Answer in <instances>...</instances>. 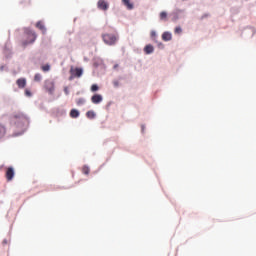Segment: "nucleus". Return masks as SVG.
Returning <instances> with one entry per match:
<instances>
[{
  "instance_id": "1",
  "label": "nucleus",
  "mask_w": 256,
  "mask_h": 256,
  "mask_svg": "<svg viewBox=\"0 0 256 256\" xmlns=\"http://www.w3.org/2000/svg\"><path fill=\"white\" fill-rule=\"evenodd\" d=\"M11 123L17 127V129H23L29 125V118L21 112H15L11 117Z\"/></svg>"
},
{
  "instance_id": "2",
  "label": "nucleus",
  "mask_w": 256,
  "mask_h": 256,
  "mask_svg": "<svg viewBox=\"0 0 256 256\" xmlns=\"http://www.w3.org/2000/svg\"><path fill=\"white\" fill-rule=\"evenodd\" d=\"M37 39V34L32 30H25L24 32V40L22 41V47H27V45H31V43H35Z\"/></svg>"
},
{
  "instance_id": "3",
  "label": "nucleus",
  "mask_w": 256,
  "mask_h": 256,
  "mask_svg": "<svg viewBox=\"0 0 256 256\" xmlns=\"http://www.w3.org/2000/svg\"><path fill=\"white\" fill-rule=\"evenodd\" d=\"M102 39L106 45H115L119 37L115 34H102Z\"/></svg>"
},
{
  "instance_id": "4",
  "label": "nucleus",
  "mask_w": 256,
  "mask_h": 256,
  "mask_svg": "<svg viewBox=\"0 0 256 256\" xmlns=\"http://www.w3.org/2000/svg\"><path fill=\"white\" fill-rule=\"evenodd\" d=\"M45 89L48 91L50 95H53L55 91V83L51 80L45 81Z\"/></svg>"
},
{
  "instance_id": "5",
  "label": "nucleus",
  "mask_w": 256,
  "mask_h": 256,
  "mask_svg": "<svg viewBox=\"0 0 256 256\" xmlns=\"http://www.w3.org/2000/svg\"><path fill=\"white\" fill-rule=\"evenodd\" d=\"M70 73H71V77H70V81L72 79H75V77H81V75H83V69L81 68H75V69H70Z\"/></svg>"
},
{
  "instance_id": "6",
  "label": "nucleus",
  "mask_w": 256,
  "mask_h": 256,
  "mask_svg": "<svg viewBox=\"0 0 256 256\" xmlns=\"http://www.w3.org/2000/svg\"><path fill=\"white\" fill-rule=\"evenodd\" d=\"M97 7L98 9H101V11H107V9H109V3L105 0H99Z\"/></svg>"
},
{
  "instance_id": "7",
  "label": "nucleus",
  "mask_w": 256,
  "mask_h": 256,
  "mask_svg": "<svg viewBox=\"0 0 256 256\" xmlns=\"http://www.w3.org/2000/svg\"><path fill=\"white\" fill-rule=\"evenodd\" d=\"M15 177V170L13 167H9L6 170V179L7 181H13V178Z\"/></svg>"
},
{
  "instance_id": "8",
  "label": "nucleus",
  "mask_w": 256,
  "mask_h": 256,
  "mask_svg": "<svg viewBox=\"0 0 256 256\" xmlns=\"http://www.w3.org/2000/svg\"><path fill=\"white\" fill-rule=\"evenodd\" d=\"M91 101L94 105H99L103 101V96L101 94H95L91 97Z\"/></svg>"
},
{
  "instance_id": "9",
  "label": "nucleus",
  "mask_w": 256,
  "mask_h": 256,
  "mask_svg": "<svg viewBox=\"0 0 256 256\" xmlns=\"http://www.w3.org/2000/svg\"><path fill=\"white\" fill-rule=\"evenodd\" d=\"M16 85L19 87V89H25L27 80L25 78H20L16 81Z\"/></svg>"
},
{
  "instance_id": "10",
  "label": "nucleus",
  "mask_w": 256,
  "mask_h": 256,
  "mask_svg": "<svg viewBox=\"0 0 256 256\" xmlns=\"http://www.w3.org/2000/svg\"><path fill=\"white\" fill-rule=\"evenodd\" d=\"M122 3L129 11L134 9V5L133 2H131V0H122Z\"/></svg>"
},
{
  "instance_id": "11",
  "label": "nucleus",
  "mask_w": 256,
  "mask_h": 256,
  "mask_svg": "<svg viewBox=\"0 0 256 256\" xmlns=\"http://www.w3.org/2000/svg\"><path fill=\"white\" fill-rule=\"evenodd\" d=\"M154 51L155 48L151 44H148L144 47V52L146 53V55H151V53H153Z\"/></svg>"
},
{
  "instance_id": "12",
  "label": "nucleus",
  "mask_w": 256,
  "mask_h": 256,
  "mask_svg": "<svg viewBox=\"0 0 256 256\" xmlns=\"http://www.w3.org/2000/svg\"><path fill=\"white\" fill-rule=\"evenodd\" d=\"M7 135V127L5 125L0 124V141Z\"/></svg>"
},
{
  "instance_id": "13",
  "label": "nucleus",
  "mask_w": 256,
  "mask_h": 256,
  "mask_svg": "<svg viewBox=\"0 0 256 256\" xmlns=\"http://www.w3.org/2000/svg\"><path fill=\"white\" fill-rule=\"evenodd\" d=\"M36 27H37V29L42 31V33H46V31H47V29L45 28V24H43V21H38L36 23Z\"/></svg>"
},
{
  "instance_id": "14",
  "label": "nucleus",
  "mask_w": 256,
  "mask_h": 256,
  "mask_svg": "<svg viewBox=\"0 0 256 256\" xmlns=\"http://www.w3.org/2000/svg\"><path fill=\"white\" fill-rule=\"evenodd\" d=\"M162 39H163L164 41H171V39H173V36L171 35L170 32H164V33L162 34Z\"/></svg>"
},
{
  "instance_id": "15",
  "label": "nucleus",
  "mask_w": 256,
  "mask_h": 256,
  "mask_svg": "<svg viewBox=\"0 0 256 256\" xmlns=\"http://www.w3.org/2000/svg\"><path fill=\"white\" fill-rule=\"evenodd\" d=\"M70 117H72V119H77V117H79V110L77 109H72L70 111Z\"/></svg>"
},
{
  "instance_id": "16",
  "label": "nucleus",
  "mask_w": 256,
  "mask_h": 256,
  "mask_svg": "<svg viewBox=\"0 0 256 256\" xmlns=\"http://www.w3.org/2000/svg\"><path fill=\"white\" fill-rule=\"evenodd\" d=\"M160 17V21H167V12L166 11H162L159 15Z\"/></svg>"
},
{
  "instance_id": "17",
  "label": "nucleus",
  "mask_w": 256,
  "mask_h": 256,
  "mask_svg": "<svg viewBox=\"0 0 256 256\" xmlns=\"http://www.w3.org/2000/svg\"><path fill=\"white\" fill-rule=\"evenodd\" d=\"M43 79V76L40 73L35 74L34 81L36 83H40V81Z\"/></svg>"
},
{
  "instance_id": "18",
  "label": "nucleus",
  "mask_w": 256,
  "mask_h": 256,
  "mask_svg": "<svg viewBox=\"0 0 256 256\" xmlns=\"http://www.w3.org/2000/svg\"><path fill=\"white\" fill-rule=\"evenodd\" d=\"M86 117H88V119H95V112L94 111H88L86 113Z\"/></svg>"
},
{
  "instance_id": "19",
  "label": "nucleus",
  "mask_w": 256,
  "mask_h": 256,
  "mask_svg": "<svg viewBox=\"0 0 256 256\" xmlns=\"http://www.w3.org/2000/svg\"><path fill=\"white\" fill-rule=\"evenodd\" d=\"M174 33L176 35H181L183 33V29H181V26H177L174 30Z\"/></svg>"
},
{
  "instance_id": "20",
  "label": "nucleus",
  "mask_w": 256,
  "mask_h": 256,
  "mask_svg": "<svg viewBox=\"0 0 256 256\" xmlns=\"http://www.w3.org/2000/svg\"><path fill=\"white\" fill-rule=\"evenodd\" d=\"M90 171H91V170L89 169L88 166L82 167V173H83L84 175H89Z\"/></svg>"
},
{
  "instance_id": "21",
  "label": "nucleus",
  "mask_w": 256,
  "mask_h": 256,
  "mask_svg": "<svg viewBox=\"0 0 256 256\" xmlns=\"http://www.w3.org/2000/svg\"><path fill=\"white\" fill-rule=\"evenodd\" d=\"M41 69H42V71L47 72L51 69V66L49 64H46V65L42 66Z\"/></svg>"
},
{
  "instance_id": "22",
  "label": "nucleus",
  "mask_w": 256,
  "mask_h": 256,
  "mask_svg": "<svg viewBox=\"0 0 256 256\" xmlns=\"http://www.w3.org/2000/svg\"><path fill=\"white\" fill-rule=\"evenodd\" d=\"M91 91H92V93H95V91H99V86L97 84H93L91 86Z\"/></svg>"
},
{
  "instance_id": "23",
  "label": "nucleus",
  "mask_w": 256,
  "mask_h": 256,
  "mask_svg": "<svg viewBox=\"0 0 256 256\" xmlns=\"http://www.w3.org/2000/svg\"><path fill=\"white\" fill-rule=\"evenodd\" d=\"M76 104L77 105H85V99L84 98H79L78 100H76Z\"/></svg>"
},
{
  "instance_id": "24",
  "label": "nucleus",
  "mask_w": 256,
  "mask_h": 256,
  "mask_svg": "<svg viewBox=\"0 0 256 256\" xmlns=\"http://www.w3.org/2000/svg\"><path fill=\"white\" fill-rule=\"evenodd\" d=\"M113 85H114V87H119V85H121V83L119 82V80H113Z\"/></svg>"
},
{
  "instance_id": "25",
  "label": "nucleus",
  "mask_w": 256,
  "mask_h": 256,
  "mask_svg": "<svg viewBox=\"0 0 256 256\" xmlns=\"http://www.w3.org/2000/svg\"><path fill=\"white\" fill-rule=\"evenodd\" d=\"M25 95H26V97H31V91H29V90H25Z\"/></svg>"
},
{
  "instance_id": "26",
  "label": "nucleus",
  "mask_w": 256,
  "mask_h": 256,
  "mask_svg": "<svg viewBox=\"0 0 256 256\" xmlns=\"http://www.w3.org/2000/svg\"><path fill=\"white\" fill-rule=\"evenodd\" d=\"M64 93H66V95H69V89L68 88H64Z\"/></svg>"
},
{
  "instance_id": "27",
  "label": "nucleus",
  "mask_w": 256,
  "mask_h": 256,
  "mask_svg": "<svg viewBox=\"0 0 256 256\" xmlns=\"http://www.w3.org/2000/svg\"><path fill=\"white\" fill-rule=\"evenodd\" d=\"M151 35H152V37H155V32H152Z\"/></svg>"
},
{
  "instance_id": "28",
  "label": "nucleus",
  "mask_w": 256,
  "mask_h": 256,
  "mask_svg": "<svg viewBox=\"0 0 256 256\" xmlns=\"http://www.w3.org/2000/svg\"><path fill=\"white\" fill-rule=\"evenodd\" d=\"M117 67H118V65H115V66H114V69H117Z\"/></svg>"
}]
</instances>
